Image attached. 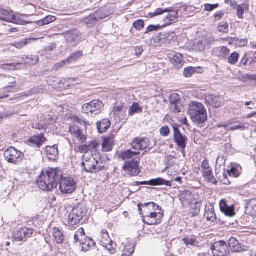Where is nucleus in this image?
<instances>
[{
	"label": "nucleus",
	"instance_id": "nucleus-4",
	"mask_svg": "<svg viewBox=\"0 0 256 256\" xmlns=\"http://www.w3.org/2000/svg\"><path fill=\"white\" fill-rule=\"evenodd\" d=\"M145 206H152L154 210H158L160 212H148L146 213L144 218L142 219L144 224L152 226L157 225L162 222L164 217V210L162 208L154 202L145 203Z\"/></svg>",
	"mask_w": 256,
	"mask_h": 256
},
{
	"label": "nucleus",
	"instance_id": "nucleus-61",
	"mask_svg": "<svg viewBox=\"0 0 256 256\" xmlns=\"http://www.w3.org/2000/svg\"><path fill=\"white\" fill-rule=\"evenodd\" d=\"M219 6L218 4H206L204 6V10L206 11L211 12L212 10L218 8Z\"/></svg>",
	"mask_w": 256,
	"mask_h": 256
},
{
	"label": "nucleus",
	"instance_id": "nucleus-39",
	"mask_svg": "<svg viewBox=\"0 0 256 256\" xmlns=\"http://www.w3.org/2000/svg\"><path fill=\"white\" fill-rule=\"evenodd\" d=\"M142 107L140 106L137 103H134L130 108L128 115L133 116L136 114H140L142 112Z\"/></svg>",
	"mask_w": 256,
	"mask_h": 256
},
{
	"label": "nucleus",
	"instance_id": "nucleus-24",
	"mask_svg": "<svg viewBox=\"0 0 256 256\" xmlns=\"http://www.w3.org/2000/svg\"><path fill=\"white\" fill-rule=\"evenodd\" d=\"M220 210L227 216L232 217L235 214L234 206H228L224 200L220 201Z\"/></svg>",
	"mask_w": 256,
	"mask_h": 256
},
{
	"label": "nucleus",
	"instance_id": "nucleus-29",
	"mask_svg": "<svg viewBox=\"0 0 256 256\" xmlns=\"http://www.w3.org/2000/svg\"><path fill=\"white\" fill-rule=\"evenodd\" d=\"M114 144V140L112 136L106 137L102 144L103 151H111L112 149Z\"/></svg>",
	"mask_w": 256,
	"mask_h": 256
},
{
	"label": "nucleus",
	"instance_id": "nucleus-26",
	"mask_svg": "<svg viewBox=\"0 0 256 256\" xmlns=\"http://www.w3.org/2000/svg\"><path fill=\"white\" fill-rule=\"evenodd\" d=\"M228 248L234 252H240L244 250V246H242L239 243L238 241L234 238H231L230 239L228 244Z\"/></svg>",
	"mask_w": 256,
	"mask_h": 256
},
{
	"label": "nucleus",
	"instance_id": "nucleus-52",
	"mask_svg": "<svg viewBox=\"0 0 256 256\" xmlns=\"http://www.w3.org/2000/svg\"><path fill=\"white\" fill-rule=\"evenodd\" d=\"M170 104L181 102L180 95L176 93L172 94L170 95Z\"/></svg>",
	"mask_w": 256,
	"mask_h": 256
},
{
	"label": "nucleus",
	"instance_id": "nucleus-47",
	"mask_svg": "<svg viewBox=\"0 0 256 256\" xmlns=\"http://www.w3.org/2000/svg\"><path fill=\"white\" fill-rule=\"evenodd\" d=\"M240 54L238 52H234L232 53L228 58V62L232 64H236L239 58Z\"/></svg>",
	"mask_w": 256,
	"mask_h": 256
},
{
	"label": "nucleus",
	"instance_id": "nucleus-6",
	"mask_svg": "<svg viewBox=\"0 0 256 256\" xmlns=\"http://www.w3.org/2000/svg\"><path fill=\"white\" fill-rule=\"evenodd\" d=\"M82 166L85 171L90 172H97L104 168V166L100 164L96 160L93 156L88 157L84 155Z\"/></svg>",
	"mask_w": 256,
	"mask_h": 256
},
{
	"label": "nucleus",
	"instance_id": "nucleus-3",
	"mask_svg": "<svg viewBox=\"0 0 256 256\" xmlns=\"http://www.w3.org/2000/svg\"><path fill=\"white\" fill-rule=\"evenodd\" d=\"M188 106V114L193 122L200 124H203L207 120L206 111L202 103L192 102Z\"/></svg>",
	"mask_w": 256,
	"mask_h": 256
},
{
	"label": "nucleus",
	"instance_id": "nucleus-31",
	"mask_svg": "<svg viewBox=\"0 0 256 256\" xmlns=\"http://www.w3.org/2000/svg\"><path fill=\"white\" fill-rule=\"evenodd\" d=\"M242 80L250 86L256 85V74H244L242 76Z\"/></svg>",
	"mask_w": 256,
	"mask_h": 256
},
{
	"label": "nucleus",
	"instance_id": "nucleus-41",
	"mask_svg": "<svg viewBox=\"0 0 256 256\" xmlns=\"http://www.w3.org/2000/svg\"><path fill=\"white\" fill-rule=\"evenodd\" d=\"M100 242L102 245V244H108V242H110V240H112L109 234L107 232V230L105 229H102L100 232Z\"/></svg>",
	"mask_w": 256,
	"mask_h": 256
},
{
	"label": "nucleus",
	"instance_id": "nucleus-42",
	"mask_svg": "<svg viewBox=\"0 0 256 256\" xmlns=\"http://www.w3.org/2000/svg\"><path fill=\"white\" fill-rule=\"evenodd\" d=\"M85 234L83 228H78L74 236V242L80 243L82 238L84 236Z\"/></svg>",
	"mask_w": 256,
	"mask_h": 256
},
{
	"label": "nucleus",
	"instance_id": "nucleus-62",
	"mask_svg": "<svg viewBox=\"0 0 256 256\" xmlns=\"http://www.w3.org/2000/svg\"><path fill=\"white\" fill-rule=\"evenodd\" d=\"M160 132L161 136H166L169 134L170 128L168 126H165L160 128Z\"/></svg>",
	"mask_w": 256,
	"mask_h": 256
},
{
	"label": "nucleus",
	"instance_id": "nucleus-37",
	"mask_svg": "<svg viewBox=\"0 0 256 256\" xmlns=\"http://www.w3.org/2000/svg\"><path fill=\"white\" fill-rule=\"evenodd\" d=\"M135 249V246L133 244L126 243L122 250V256H131Z\"/></svg>",
	"mask_w": 256,
	"mask_h": 256
},
{
	"label": "nucleus",
	"instance_id": "nucleus-36",
	"mask_svg": "<svg viewBox=\"0 0 256 256\" xmlns=\"http://www.w3.org/2000/svg\"><path fill=\"white\" fill-rule=\"evenodd\" d=\"M98 20L95 14H90L84 19V22L88 26V27H92L95 26Z\"/></svg>",
	"mask_w": 256,
	"mask_h": 256
},
{
	"label": "nucleus",
	"instance_id": "nucleus-13",
	"mask_svg": "<svg viewBox=\"0 0 256 256\" xmlns=\"http://www.w3.org/2000/svg\"><path fill=\"white\" fill-rule=\"evenodd\" d=\"M139 164L140 162L135 159L126 161L122 168L130 176H135L140 173Z\"/></svg>",
	"mask_w": 256,
	"mask_h": 256
},
{
	"label": "nucleus",
	"instance_id": "nucleus-34",
	"mask_svg": "<svg viewBox=\"0 0 256 256\" xmlns=\"http://www.w3.org/2000/svg\"><path fill=\"white\" fill-rule=\"evenodd\" d=\"M213 42V38H210V39L208 40L207 38H204L198 42L197 48L200 52L204 51L206 46L211 44Z\"/></svg>",
	"mask_w": 256,
	"mask_h": 256
},
{
	"label": "nucleus",
	"instance_id": "nucleus-5",
	"mask_svg": "<svg viewBox=\"0 0 256 256\" xmlns=\"http://www.w3.org/2000/svg\"><path fill=\"white\" fill-rule=\"evenodd\" d=\"M86 210L82 205L75 206L68 215V222L71 226L79 224L86 216Z\"/></svg>",
	"mask_w": 256,
	"mask_h": 256
},
{
	"label": "nucleus",
	"instance_id": "nucleus-35",
	"mask_svg": "<svg viewBox=\"0 0 256 256\" xmlns=\"http://www.w3.org/2000/svg\"><path fill=\"white\" fill-rule=\"evenodd\" d=\"M52 234L58 244H61L63 242L64 240L63 234L58 228H53Z\"/></svg>",
	"mask_w": 256,
	"mask_h": 256
},
{
	"label": "nucleus",
	"instance_id": "nucleus-64",
	"mask_svg": "<svg viewBox=\"0 0 256 256\" xmlns=\"http://www.w3.org/2000/svg\"><path fill=\"white\" fill-rule=\"evenodd\" d=\"M244 9L240 5L238 6H237V16L240 18H244Z\"/></svg>",
	"mask_w": 256,
	"mask_h": 256
},
{
	"label": "nucleus",
	"instance_id": "nucleus-11",
	"mask_svg": "<svg viewBox=\"0 0 256 256\" xmlns=\"http://www.w3.org/2000/svg\"><path fill=\"white\" fill-rule=\"evenodd\" d=\"M211 250L214 256H226L230 252L228 244L224 240L214 242Z\"/></svg>",
	"mask_w": 256,
	"mask_h": 256
},
{
	"label": "nucleus",
	"instance_id": "nucleus-28",
	"mask_svg": "<svg viewBox=\"0 0 256 256\" xmlns=\"http://www.w3.org/2000/svg\"><path fill=\"white\" fill-rule=\"evenodd\" d=\"M110 126V120L108 118H104L96 123L98 130L101 134L106 132Z\"/></svg>",
	"mask_w": 256,
	"mask_h": 256
},
{
	"label": "nucleus",
	"instance_id": "nucleus-12",
	"mask_svg": "<svg viewBox=\"0 0 256 256\" xmlns=\"http://www.w3.org/2000/svg\"><path fill=\"white\" fill-rule=\"evenodd\" d=\"M58 183L60 189L62 194H70L75 190V182L70 178H62V176Z\"/></svg>",
	"mask_w": 256,
	"mask_h": 256
},
{
	"label": "nucleus",
	"instance_id": "nucleus-21",
	"mask_svg": "<svg viewBox=\"0 0 256 256\" xmlns=\"http://www.w3.org/2000/svg\"><path fill=\"white\" fill-rule=\"evenodd\" d=\"M204 217L208 221L214 222L216 219V214L214 210V206L212 204H208L205 206V212Z\"/></svg>",
	"mask_w": 256,
	"mask_h": 256
},
{
	"label": "nucleus",
	"instance_id": "nucleus-8",
	"mask_svg": "<svg viewBox=\"0 0 256 256\" xmlns=\"http://www.w3.org/2000/svg\"><path fill=\"white\" fill-rule=\"evenodd\" d=\"M4 156L8 162L18 164L22 162L24 154L14 147H10L5 151Z\"/></svg>",
	"mask_w": 256,
	"mask_h": 256
},
{
	"label": "nucleus",
	"instance_id": "nucleus-27",
	"mask_svg": "<svg viewBox=\"0 0 256 256\" xmlns=\"http://www.w3.org/2000/svg\"><path fill=\"white\" fill-rule=\"evenodd\" d=\"M168 8L169 10L168 12V13L164 20V21L166 22L164 24H166V26H168L172 23L174 22L178 18V10L171 9L170 8Z\"/></svg>",
	"mask_w": 256,
	"mask_h": 256
},
{
	"label": "nucleus",
	"instance_id": "nucleus-25",
	"mask_svg": "<svg viewBox=\"0 0 256 256\" xmlns=\"http://www.w3.org/2000/svg\"><path fill=\"white\" fill-rule=\"evenodd\" d=\"M80 241V244L82 245V250L84 252L88 251L91 248L96 244L95 242L90 238L84 236Z\"/></svg>",
	"mask_w": 256,
	"mask_h": 256
},
{
	"label": "nucleus",
	"instance_id": "nucleus-19",
	"mask_svg": "<svg viewBox=\"0 0 256 256\" xmlns=\"http://www.w3.org/2000/svg\"><path fill=\"white\" fill-rule=\"evenodd\" d=\"M206 100L208 105L215 108H220L224 104L222 98L212 94L206 96Z\"/></svg>",
	"mask_w": 256,
	"mask_h": 256
},
{
	"label": "nucleus",
	"instance_id": "nucleus-22",
	"mask_svg": "<svg viewBox=\"0 0 256 256\" xmlns=\"http://www.w3.org/2000/svg\"><path fill=\"white\" fill-rule=\"evenodd\" d=\"M46 140V139L42 134L31 136L28 142L31 146L40 148L43 143Z\"/></svg>",
	"mask_w": 256,
	"mask_h": 256
},
{
	"label": "nucleus",
	"instance_id": "nucleus-55",
	"mask_svg": "<svg viewBox=\"0 0 256 256\" xmlns=\"http://www.w3.org/2000/svg\"><path fill=\"white\" fill-rule=\"evenodd\" d=\"M228 172L230 176H232L234 178L238 177L240 174L238 169L234 166H232L231 169L228 171Z\"/></svg>",
	"mask_w": 256,
	"mask_h": 256
},
{
	"label": "nucleus",
	"instance_id": "nucleus-45",
	"mask_svg": "<svg viewBox=\"0 0 256 256\" xmlns=\"http://www.w3.org/2000/svg\"><path fill=\"white\" fill-rule=\"evenodd\" d=\"M169 106L171 112L177 114L181 112L182 104V102H180L175 104H170Z\"/></svg>",
	"mask_w": 256,
	"mask_h": 256
},
{
	"label": "nucleus",
	"instance_id": "nucleus-63",
	"mask_svg": "<svg viewBox=\"0 0 256 256\" xmlns=\"http://www.w3.org/2000/svg\"><path fill=\"white\" fill-rule=\"evenodd\" d=\"M245 129V126L244 124H238L236 125L235 126H230V127H228V130H244Z\"/></svg>",
	"mask_w": 256,
	"mask_h": 256
},
{
	"label": "nucleus",
	"instance_id": "nucleus-56",
	"mask_svg": "<svg viewBox=\"0 0 256 256\" xmlns=\"http://www.w3.org/2000/svg\"><path fill=\"white\" fill-rule=\"evenodd\" d=\"M230 54V50L227 48L222 46L220 50V56L223 58H226Z\"/></svg>",
	"mask_w": 256,
	"mask_h": 256
},
{
	"label": "nucleus",
	"instance_id": "nucleus-49",
	"mask_svg": "<svg viewBox=\"0 0 256 256\" xmlns=\"http://www.w3.org/2000/svg\"><path fill=\"white\" fill-rule=\"evenodd\" d=\"M24 61L30 64H36L38 61L39 58L37 56H30V57H26L23 58Z\"/></svg>",
	"mask_w": 256,
	"mask_h": 256
},
{
	"label": "nucleus",
	"instance_id": "nucleus-10",
	"mask_svg": "<svg viewBox=\"0 0 256 256\" xmlns=\"http://www.w3.org/2000/svg\"><path fill=\"white\" fill-rule=\"evenodd\" d=\"M0 20L17 24L24 25L30 22H26L15 16L12 11H8L0 8Z\"/></svg>",
	"mask_w": 256,
	"mask_h": 256
},
{
	"label": "nucleus",
	"instance_id": "nucleus-17",
	"mask_svg": "<svg viewBox=\"0 0 256 256\" xmlns=\"http://www.w3.org/2000/svg\"><path fill=\"white\" fill-rule=\"evenodd\" d=\"M68 132L74 137L76 138L78 142L82 143L86 142V136L83 134L82 130L77 125L72 124L70 126H69Z\"/></svg>",
	"mask_w": 256,
	"mask_h": 256
},
{
	"label": "nucleus",
	"instance_id": "nucleus-50",
	"mask_svg": "<svg viewBox=\"0 0 256 256\" xmlns=\"http://www.w3.org/2000/svg\"><path fill=\"white\" fill-rule=\"evenodd\" d=\"M132 26L137 30H140L144 28V22L142 20H138L133 22Z\"/></svg>",
	"mask_w": 256,
	"mask_h": 256
},
{
	"label": "nucleus",
	"instance_id": "nucleus-18",
	"mask_svg": "<svg viewBox=\"0 0 256 256\" xmlns=\"http://www.w3.org/2000/svg\"><path fill=\"white\" fill-rule=\"evenodd\" d=\"M169 58L174 66L178 69L182 67L184 61L182 54L174 52H172L169 55Z\"/></svg>",
	"mask_w": 256,
	"mask_h": 256
},
{
	"label": "nucleus",
	"instance_id": "nucleus-48",
	"mask_svg": "<svg viewBox=\"0 0 256 256\" xmlns=\"http://www.w3.org/2000/svg\"><path fill=\"white\" fill-rule=\"evenodd\" d=\"M116 245V244L114 243L112 240H110L108 244H102V246H104L110 254H114L116 252L114 247Z\"/></svg>",
	"mask_w": 256,
	"mask_h": 256
},
{
	"label": "nucleus",
	"instance_id": "nucleus-43",
	"mask_svg": "<svg viewBox=\"0 0 256 256\" xmlns=\"http://www.w3.org/2000/svg\"><path fill=\"white\" fill-rule=\"evenodd\" d=\"M182 240L186 245L196 246L198 243L196 242V239L194 236H190L184 237L182 238Z\"/></svg>",
	"mask_w": 256,
	"mask_h": 256
},
{
	"label": "nucleus",
	"instance_id": "nucleus-54",
	"mask_svg": "<svg viewBox=\"0 0 256 256\" xmlns=\"http://www.w3.org/2000/svg\"><path fill=\"white\" fill-rule=\"evenodd\" d=\"M138 210L139 212V214L141 216L142 218V219L144 218L145 216H144L142 213V208H144V212H146V211L147 209L151 210L152 208V206H145V204H138Z\"/></svg>",
	"mask_w": 256,
	"mask_h": 256
},
{
	"label": "nucleus",
	"instance_id": "nucleus-15",
	"mask_svg": "<svg viewBox=\"0 0 256 256\" xmlns=\"http://www.w3.org/2000/svg\"><path fill=\"white\" fill-rule=\"evenodd\" d=\"M114 116L117 122L124 124L127 120V108L124 105L116 106L114 108Z\"/></svg>",
	"mask_w": 256,
	"mask_h": 256
},
{
	"label": "nucleus",
	"instance_id": "nucleus-33",
	"mask_svg": "<svg viewBox=\"0 0 256 256\" xmlns=\"http://www.w3.org/2000/svg\"><path fill=\"white\" fill-rule=\"evenodd\" d=\"M82 56V52L81 50L72 52L66 60H63L62 62H67L68 64L76 61Z\"/></svg>",
	"mask_w": 256,
	"mask_h": 256
},
{
	"label": "nucleus",
	"instance_id": "nucleus-32",
	"mask_svg": "<svg viewBox=\"0 0 256 256\" xmlns=\"http://www.w3.org/2000/svg\"><path fill=\"white\" fill-rule=\"evenodd\" d=\"M38 38H24L20 41L16 42L14 46L17 48L20 49L26 46L28 44L32 42V41L36 40H38Z\"/></svg>",
	"mask_w": 256,
	"mask_h": 256
},
{
	"label": "nucleus",
	"instance_id": "nucleus-23",
	"mask_svg": "<svg viewBox=\"0 0 256 256\" xmlns=\"http://www.w3.org/2000/svg\"><path fill=\"white\" fill-rule=\"evenodd\" d=\"M46 156L50 160L54 161L58 158V146L55 144L52 146H46Z\"/></svg>",
	"mask_w": 256,
	"mask_h": 256
},
{
	"label": "nucleus",
	"instance_id": "nucleus-20",
	"mask_svg": "<svg viewBox=\"0 0 256 256\" xmlns=\"http://www.w3.org/2000/svg\"><path fill=\"white\" fill-rule=\"evenodd\" d=\"M140 184H148L150 186H156L165 185L166 186H170L171 182L166 180L164 179L158 178H157L152 179L148 181H144L139 182Z\"/></svg>",
	"mask_w": 256,
	"mask_h": 256
},
{
	"label": "nucleus",
	"instance_id": "nucleus-58",
	"mask_svg": "<svg viewBox=\"0 0 256 256\" xmlns=\"http://www.w3.org/2000/svg\"><path fill=\"white\" fill-rule=\"evenodd\" d=\"M168 8L162 9V8H157L154 12L150 13V14L152 16H155L158 15H160L166 12H168Z\"/></svg>",
	"mask_w": 256,
	"mask_h": 256
},
{
	"label": "nucleus",
	"instance_id": "nucleus-1",
	"mask_svg": "<svg viewBox=\"0 0 256 256\" xmlns=\"http://www.w3.org/2000/svg\"><path fill=\"white\" fill-rule=\"evenodd\" d=\"M62 172L58 168H50L42 172L36 179L38 186L44 191L50 192L57 188Z\"/></svg>",
	"mask_w": 256,
	"mask_h": 256
},
{
	"label": "nucleus",
	"instance_id": "nucleus-9",
	"mask_svg": "<svg viewBox=\"0 0 256 256\" xmlns=\"http://www.w3.org/2000/svg\"><path fill=\"white\" fill-rule=\"evenodd\" d=\"M34 230L32 228H21L14 230L12 235L14 242H23L27 240L32 235Z\"/></svg>",
	"mask_w": 256,
	"mask_h": 256
},
{
	"label": "nucleus",
	"instance_id": "nucleus-14",
	"mask_svg": "<svg viewBox=\"0 0 256 256\" xmlns=\"http://www.w3.org/2000/svg\"><path fill=\"white\" fill-rule=\"evenodd\" d=\"M173 130L174 142L179 148L182 150H184L186 146V142L188 141L187 136L183 135L176 126H173Z\"/></svg>",
	"mask_w": 256,
	"mask_h": 256
},
{
	"label": "nucleus",
	"instance_id": "nucleus-7",
	"mask_svg": "<svg viewBox=\"0 0 256 256\" xmlns=\"http://www.w3.org/2000/svg\"><path fill=\"white\" fill-rule=\"evenodd\" d=\"M104 104L99 100H93L88 103L84 104L82 108V113L93 116L98 114L101 110Z\"/></svg>",
	"mask_w": 256,
	"mask_h": 256
},
{
	"label": "nucleus",
	"instance_id": "nucleus-46",
	"mask_svg": "<svg viewBox=\"0 0 256 256\" xmlns=\"http://www.w3.org/2000/svg\"><path fill=\"white\" fill-rule=\"evenodd\" d=\"M166 26V24H163L162 26L158 25H150L148 26L146 28L144 34H148L150 32L158 31L162 28Z\"/></svg>",
	"mask_w": 256,
	"mask_h": 256
},
{
	"label": "nucleus",
	"instance_id": "nucleus-51",
	"mask_svg": "<svg viewBox=\"0 0 256 256\" xmlns=\"http://www.w3.org/2000/svg\"><path fill=\"white\" fill-rule=\"evenodd\" d=\"M192 192L190 190L183 191L180 195V200L188 202L190 198L192 197Z\"/></svg>",
	"mask_w": 256,
	"mask_h": 256
},
{
	"label": "nucleus",
	"instance_id": "nucleus-60",
	"mask_svg": "<svg viewBox=\"0 0 256 256\" xmlns=\"http://www.w3.org/2000/svg\"><path fill=\"white\" fill-rule=\"evenodd\" d=\"M18 64L13 63V64H4L3 66V68L5 70H16V66L17 65H18Z\"/></svg>",
	"mask_w": 256,
	"mask_h": 256
},
{
	"label": "nucleus",
	"instance_id": "nucleus-57",
	"mask_svg": "<svg viewBox=\"0 0 256 256\" xmlns=\"http://www.w3.org/2000/svg\"><path fill=\"white\" fill-rule=\"evenodd\" d=\"M228 27V24L226 22H222L220 23L218 25V30L220 32H225Z\"/></svg>",
	"mask_w": 256,
	"mask_h": 256
},
{
	"label": "nucleus",
	"instance_id": "nucleus-2",
	"mask_svg": "<svg viewBox=\"0 0 256 256\" xmlns=\"http://www.w3.org/2000/svg\"><path fill=\"white\" fill-rule=\"evenodd\" d=\"M132 148L135 151L130 150H124L122 152L120 158L122 160L130 159L135 156L140 154L139 150H146L150 146L149 140L146 138H136L131 143Z\"/></svg>",
	"mask_w": 256,
	"mask_h": 256
},
{
	"label": "nucleus",
	"instance_id": "nucleus-38",
	"mask_svg": "<svg viewBox=\"0 0 256 256\" xmlns=\"http://www.w3.org/2000/svg\"><path fill=\"white\" fill-rule=\"evenodd\" d=\"M202 173L205 179H206L208 182L214 184H216L218 182L212 174V172L211 169L204 170Z\"/></svg>",
	"mask_w": 256,
	"mask_h": 256
},
{
	"label": "nucleus",
	"instance_id": "nucleus-16",
	"mask_svg": "<svg viewBox=\"0 0 256 256\" xmlns=\"http://www.w3.org/2000/svg\"><path fill=\"white\" fill-rule=\"evenodd\" d=\"M63 34L70 45L74 46L80 41V33L76 30H68Z\"/></svg>",
	"mask_w": 256,
	"mask_h": 256
},
{
	"label": "nucleus",
	"instance_id": "nucleus-59",
	"mask_svg": "<svg viewBox=\"0 0 256 256\" xmlns=\"http://www.w3.org/2000/svg\"><path fill=\"white\" fill-rule=\"evenodd\" d=\"M234 41L236 42V44L240 46H244L247 44L248 40L247 39L239 40L238 38H234Z\"/></svg>",
	"mask_w": 256,
	"mask_h": 256
},
{
	"label": "nucleus",
	"instance_id": "nucleus-53",
	"mask_svg": "<svg viewBox=\"0 0 256 256\" xmlns=\"http://www.w3.org/2000/svg\"><path fill=\"white\" fill-rule=\"evenodd\" d=\"M202 204V202H196L192 206V208L194 210V212H192L193 216H197L200 212V206Z\"/></svg>",
	"mask_w": 256,
	"mask_h": 256
},
{
	"label": "nucleus",
	"instance_id": "nucleus-30",
	"mask_svg": "<svg viewBox=\"0 0 256 256\" xmlns=\"http://www.w3.org/2000/svg\"><path fill=\"white\" fill-rule=\"evenodd\" d=\"M202 72L203 68L202 67L190 66L184 69L183 74L184 77L189 78L194 73L200 74Z\"/></svg>",
	"mask_w": 256,
	"mask_h": 256
},
{
	"label": "nucleus",
	"instance_id": "nucleus-44",
	"mask_svg": "<svg viewBox=\"0 0 256 256\" xmlns=\"http://www.w3.org/2000/svg\"><path fill=\"white\" fill-rule=\"evenodd\" d=\"M72 120L74 122L73 124H80V125H84L86 128L88 126H89L90 124L88 122L82 119L81 118H80L78 116H74L72 118Z\"/></svg>",
	"mask_w": 256,
	"mask_h": 256
},
{
	"label": "nucleus",
	"instance_id": "nucleus-40",
	"mask_svg": "<svg viewBox=\"0 0 256 256\" xmlns=\"http://www.w3.org/2000/svg\"><path fill=\"white\" fill-rule=\"evenodd\" d=\"M56 20V18L54 16H48L43 19L38 21V24L40 26H44L54 22Z\"/></svg>",
	"mask_w": 256,
	"mask_h": 256
}]
</instances>
